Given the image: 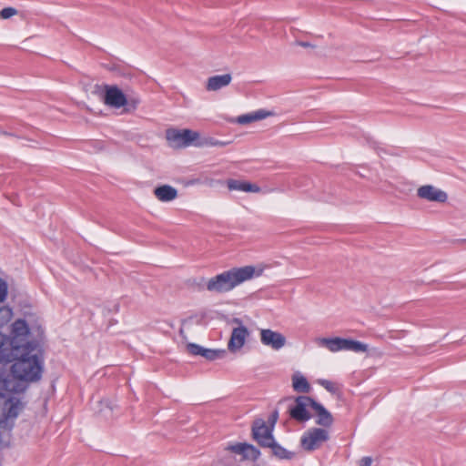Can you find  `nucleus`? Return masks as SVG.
<instances>
[{"label":"nucleus","mask_w":466,"mask_h":466,"mask_svg":"<svg viewBox=\"0 0 466 466\" xmlns=\"http://www.w3.org/2000/svg\"><path fill=\"white\" fill-rule=\"evenodd\" d=\"M295 45L302 46V47H306V48H311V49L316 48L315 45H313V44H311L310 42H308V41L296 40L295 41Z\"/></svg>","instance_id":"nucleus-32"},{"label":"nucleus","mask_w":466,"mask_h":466,"mask_svg":"<svg viewBox=\"0 0 466 466\" xmlns=\"http://www.w3.org/2000/svg\"><path fill=\"white\" fill-rule=\"evenodd\" d=\"M226 450L241 455V460L256 461L260 455L259 451L256 447L248 443L238 442L236 444L228 445Z\"/></svg>","instance_id":"nucleus-12"},{"label":"nucleus","mask_w":466,"mask_h":466,"mask_svg":"<svg viewBox=\"0 0 466 466\" xmlns=\"http://www.w3.org/2000/svg\"><path fill=\"white\" fill-rule=\"evenodd\" d=\"M15 347V341H10V338L0 332V363L12 362L15 350H18Z\"/></svg>","instance_id":"nucleus-13"},{"label":"nucleus","mask_w":466,"mask_h":466,"mask_svg":"<svg viewBox=\"0 0 466 466\" xmlns=\"http://www.w3.org/2000/svg\"><path fill=\"white\" fill-rule=\"evenodd\" d=\"M29 333V328L26 322L23 319L15 320L12 325V335L13 338L10 341H15V345H20L22 341Z\"/></svg>","instance_id":"nucleus-17"},{"label":"nucleus","mask_w":466,"mask_h":466,"mask_svg":"<svg viewBox=\"0 0 466 466\" xmlns=\"http://www.w3.org/2000/svg\"><path fill=\"white\" fill-rule=\"evenodd\" d=\"M371 459L370 457H364L360 461V466H370L371 465Z\"/></svg>","instance_id":"nucleus-33"},{"label":"nucleus","mask_w":466,"mask_h":466,"mask_svg":"<svg viewBox=\"0 0 466 466\" xmlns=\"http://www.w3.org/2000/svg\"><path fill=\"white\" fill-rule=\"evenodd\" d=\"M140 104V98L132 91H123L120 98V107L127 106L126 112L136 110Z\"/></svg>","instance_id":"nucleus-20"},{"label":"nucleus","mask_w":466,"mask_h":466,"mask_svg":"<svg viewBox=\"0 0 466 466\" xmlns=\"http://www.w3.org/2000/svg\"><path fill=\"white\" fill-rule=\"evenodd\" d=\"M18 11L15 7H5L0 11V19H9L17 15Z\"/></svg>","instance_id":"nucleus-29"},{"label":"nucleus","mask_w":466,"mask_h":466,"mask_svg":"<svg viewBox=\"0 0 466 466\" xmlns=\"http://www.w3.org/2000/svg\"><path fill=\"white\" fill-rule=\"evenodd\" d=\"M344 350L366 352L368 350V345L358 340L345 339Z\"/></svg>","instance_id":"nucleus-24"},{"label":"nucleus","mask_w":466,"mask_h":466,"mask_svg":"<svg viewBox=\"0 0 466 466\" xmlns=\"http://www.w3.org/2000/svg\"><path fill=\"white\" fill-rule=\"evenodd\" d=\"M252 435L254 440L262 447H268L273 444L274 437L272 435V427L266 425L262 420H258L252 427Z\"/></svg>","instance_id":"nucleus-10"},{"label":"nucleus","mask_w":466,"mask_h":466,"mask_svg":"<svg viewBox=\"0 0 466 466\" xmlns=\"http://www.w3.org/2000/svg\"><path fill=\"white\" fill-rule=\"evenodd\" d=\"M417 196L427 201L445 203L448 199V195L445 191L432 186L424 185L417 189Z\"/></svg>","instance_id":"nucleus-11"},{"label":"nucleus","mask_w":466,"mask_h":466,"mask_svg":"<svg viewBox=\"0 0 466 466\" xmlns=\"http://www.w3.org/2000/svg\"><path fill=\"white\" fill-rule=\"evenodd\" d=\"M292 387L295 391L308 393L310 386L305 377L301 375H294L292 378Z\"/></svg>","instance_id":"nucleus-23"},{"label":"nucleus","mask_w":466,"mask_h":466,"mask_svg":"<svg viewBox=\"0 0 466 466\" xmlns=\"http://www.w3.org/2000/svg\"><path fill=\"white\" fill-rule=\"evenodd\" d=\"M226 355L225 350H211V349H205L202 351V357L208 360H215L217 359H222Z\"/></svg>","instance_id":"nucleus-26"},{"label":"nucleus","mask_w":466,"mask_h":466,"mask_svg":"<svg viewBox=\"0 0 466 466\" xmlns=\"http://www.w3.org/2000/svg\"><path fill=\"white\" fill-rule=\"evenodd\" d=\"M259 336L264 346L276 351L281 350L287 344V339L282 333L270 329H260Z\"/></svg>","instance_id":"nucleus-8"},{"label":"nucleus","mask_w":466,"mask_h":466,"mask_svg":"<svg viewBox=\"0 0 466 466\" xmlns=\"http://www.w3.org/2000/svg\"><path fill=\"white\" fill-rule=\"evenodd\" d=\"M313 410L317 417L316 423L322 427H329L333 423L331 413L324 408L320 403L314 401Z\"/></svg>","instance_id":"nucleus-15"},{"label":"nucleus","mask_w":466,"mask_h":466,"mask_svg":"<svg viewBox=\"0 0 466 466\" xmlns=\"http://www.w3.org/2000/svg\"><path fill=\"white\" fill-rule=\"evenodd\" d=\"M308 55H309V56H312V55H316V54H315V53H310V52H309Z\"/></svg>","instance_id":"nucleus-38"},{"label":"nucleus","mask_w":466,"mask_h":466,"mask_svg":"<svg viewBox=\"0 0 466 466\" xmlns=\"http://www.w3.org/2000/svg\"><path fill=\"white\" fill-rule=\"evenodd\" d=\"M314 400L308 396H299L294 400V405L289 409V415L297 421L304 422L311 418L308 408L313 409Z\"/></svg>","instance_id":"nucleus-5"},{"label":"nucleus","mask_w":466,"mask_h":466,"mask_svg":"<svg viewBox=\"0 0 466 466\" xmlns=\"http://www.w3.org/2000/svg\"><path fill=\"white\" fill-rule=\"evenodd\" d=\"M318 383L321 385L323 388H325L330 393L334 394L338 390L337 385L330 380L320 379L318 380Z\"/></svg>","instance_id":"nucleus-28"},{"label":"nucleus","mask_w":466,"mask_h":466,"mask_svg":"<svg viewBox=\"0 0 466 466\" xmlns=\"http://www.w3.org/2000/svg\"><path fill=\"white\" fill-rule=\"evenodd\" d=\"M269 115V112H267L265 110H258L253 113L245 114L238 116L236 122L239 125H248L252 122L264 119Z\"/></svg>","instance_id":"nucleus-21"},{"label":"nucleus","mask_w":466,"mask_h":466,"mask_svg":"<svg viewBox=\"0 0 466 466\" xmlns=\"http://www.w3.org/2000/svg\"><path fill=\"white\" fill-rule=\"evenodd\" d=\"M13 317L12 309L8 307L0 308V327L5 325Z\"/></svg>","instance_id":"nucleus-27"},{"label":"nucleus","mask_w":466,"mask_h":466,"mask_svg":"<svg viewBox=\"0 0 466 466\" xmlns=\"http://www.w3.org/2000/svg\"><path fill=\"white\" fill-rule=\"evenodd\" d=\"M265 266H245L233 268L209 279L206 289L212 293H226L241 283L263 274Z\"/></svg>","instance_id":"nucleus-2"},{"label":"nucleus","mask_w":466,"mask_h":466,"mask_svg":"<svg viewBox=\"0 0 466 466\" xmlns=\"http://www.w3.org/2000/svg\"><path fill=\"white\" fill-rule=\"evenodd\" d=\"M5 389L8 390H12L13 389L9 388V386H5Z\"/></svg>","instance_id":"nucleus-36"},{"label":"nucleus","mask_w":466,"mask_h":466,"mask_svg":"<svg viewBox=\"0 0 466 466\" xmlns=\"http://www.w3.org/2000/svg\"><path fill=\"white\" fill-rule=\"evenodd\" d=\"M278 417H279V413L278 411H274L272 414H271V417H270V420L272 421V425H274L278 420ZM273 428V426H271Z\"/></svg>","instance_id":"nucleus-34"},{"label":"nucleus","mask_w":466,"mask_h":466,"mask_svg":"<svg viewBox=\"0 0 466 466\" xmlns=\"http://www.w3.org/2000/svg\"><path fill=\"white\" fill-rule=\"evenodd\" d=\"M231 82L230 74L214 76L208 79L207 89L208 91H217L229 85Z\"/></svg>","instance_id":"nucleus-19"},{"label":"nucleus","mask_w":466,"mask_h":466,"mask_svg":"<svg viewBox=\"0 0 466 466\" xmlns=\"http://www.w3.org/2000/svg\"><path fill=\"white\" fill-rule=\"evenodd\" d=\"M316 343L320 347L327 348L331 352L344 350L345 339L335 338H318Z\"/></svg>","instance_id":"nucleus-16"},{"label":"nucleus","mask_w":466,"mask_h":466,"mask_svg":"<svg viewBox=\"0 0 466 466\" xmlns=\"http://www.w3.org/2000/svg\"><path fill=\"white\" fill-rule=\"evenodd\" d=\"M227 187L230 191L238 190L250 193L260 192V187L258 185L250 183L246 180H238L230 178L227 180Z\"/></svg>","instance_id":"nucleus-14"},{"label":"nucleus","mask_w":466,"mask_h":466,"mask_svg":"<svg viewBox=\"0 0 466 466\" xmlns=\"http://www.w3.org/2000/svg\"><path fill=\"white\" fill-rule=\"evenodd\" d=\"M179 332H180V334H181V335H183V333H184V329H180V331H179Z\"/></svg>","instance_id":"nucleus-37"},{"label":"nucleus","mask_w":466,"mask_h":466,"mask_svg":"<svg viewBox=\"0 0 466 466\" xmlns=\"http://www.w3.org/2000/svg\"><path fill=\"white\" fill-rule=\"evenodd\" d=\"M7 297V283L0 278V303L4 302Z\"/></svg>","instance_id":"nucleus-31"},{"label":"nucleus","mask_w":466,"mask_h":466,"mask_svg":"<svg viewBox=\"0 0 466 466\" xmlns=\"http://www.w3.org/2000/svg\"><path fill=\"white\" fill-rule=\"evenodd\" d=\"M96 89L97 92L101 93L102 100L105 105L116 109L120 108V98L123 91L119 89L118 86L103 85L96 86Z\"/></svg>","instance_id":"nucleus-9"},{"label":"nucleus","mask_w":466,"mask_h":466,"mask_svg":"<svg viewBox=\"0 0 466 466\" xmlns=\"http://www.w3.org/2000/svg\"><path fill=\"white\" fill-rule=\"evenodd\" d=\"M166 138L172 147L182 148L195 145L199 138V134L190 129H167Z\"/></svg>","instance_id":"nucleus-3"},{"label":"nucleus","mask_w":466,"mask_h":466,"mask_svg":"<svg viewBox=\"0 0 466 466\" xmlns=\"http://www.w3.org/2000/svg\"><path fill=\"white\" fill-rule=\"evenodd\" d=\"M268 448L272 450L273 454L279 459H291L294 455L293 452L287 451L285 448L279 445L275 440L272 445H268Z\"/></svg>","instance_id":"nucleus-25"},{"label":"nucleus","mask_w":466,"mask_h":466,"mask_svg":"<svg viewBox=\"0 0 466 466\" xmlns=\"http://www.w3.org/2000/svg\"><path fill=\"white\" fill-rule=\"evenodd\" d=\"M329 440V432L320 428H311L301 437L300 444L306 451H312L319 449Z\"/></svg>","instance_id":"nucleus-4"},{"label":"nucleus","mask_w":466,"mask_h":466,"mask_svg":"<svg viewBox=\"0 0 466 466\" xmlns=\"http://www.w3.org/2000/svg\"><path fill=\"white\" fill-rule=\"evenodd\" d=\"M22 402L15 398H7L0 393V423L9 419H15L22 410Z\"/></svg>","instance_id":"nucleus-6"},{"label":"nucleus","mask_w":466,"mask_h":466,"mask_svg":"<svg viewBox=\"0 0 466 466\" xmlns=\"http://www.w3.org/2000/svg\"><path fill=\"white\" fill-rule=\"evenodd\" d=\"M14 349H18L12 358L11 372L14 378L27 382L38 380L43 371V356L38 346L25 343L15 345Z\"/></svg>","instance_id":"nucleus-1"},{"label":"nucleus","mask_w":466,"mask_h":466,"mask_svg":"<svg viewBox=\"0 0 466 466\" xmlns=\"http://www.w3.org/2000/svg\"><path fill=\"white\" fill-rule=\"evenodd\" d=\"M233 322L237 323L238 326L232 329L231 336L228 343V349L230 352L235 353L240 350V349L245 345L249 332L238 319H234Z\"/></svg>","instance_id":"nucleus-7"},{"label":"nucleus","mask_w":466,"mask_h":466,"mask_svg":"<svg viewBox=\"0 0 466 466\" xmlns=\"http://www.w3.org/2000/svg\"><path fill=\"white\" fill-rule=\"evenodd\" d=\"M187 350L192 355L202 356V351L204 350V348L202 346L195 344V343H188L187 345Z\"/></svg>","instance_id":"nucleus-30"},{"label":"nucleus","mask_w":466,"mask_h":466,"mask_svg":"<svg viewBox=\"0 0 466 466\" xmlns=\"http://www.w3.org/2000/svg\"><path fill=\"white\" fill-rule=\"evenodd\" d=\"M154 195L159 201L169 202L177 197V190L169 185H163L154 189Z\"/></svg>","instance_id":"nucleus-18"},{"label":"nucleus","mask_w":466,"mask_h":466,"mask_svg":"<svg viewBox=\"0 0 466 466\" xmlns=\"http://www.w3.org/2000/svg\"><path fill=\"white\" fill-rule=\"evenodd\" d=\"M230 144V141H222L216 139L212 137H205L202 138H198L195 143L196 147H223Z\"/></svg>","instance_id":"nucleus-22"},{"label":"nucleus","mask_w":466,"mask_h":466,"mask_svg":"<svg viewBox=\"0 0 466 466\" xmlns=\"http://www.w3.org/2000/svg\"><path fill=\"white\" fill-rule=\"evenodd\" d=\"M0 135H3V136H13V134L9 133V132H6V131H1L0 130Z\"/></svg>","instance_id":"nucleus-35"}]
</instances>
